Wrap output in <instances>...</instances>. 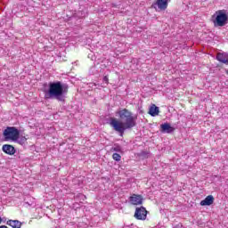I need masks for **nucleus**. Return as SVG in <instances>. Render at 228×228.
Listing matches in <instances>:
<instances>
[{"mask_svg":"<svg viewBox=\"0 0 228 228\" xmlns=\"http://www.w3.org/2000/svg\"><path fill=\"white\" fill-rule=\"evenodd\" d=\"M216 60L220 61L221 63H224L225 65H228V55L227 53H217Z\"/></svg>","mask_w":228,"mask_h":228,"instance_id":"9b49d317","label":"nucleus"},{"mask_svg":"<svg viewBox=\"0 0 228 228\" xmlns=\"http://www.w3.org/2000/svg\"><path fill=\"white\" fill-rule=\"evenodd\" d=\"M112 158L115 161H120L122 159V157L118 153H113Z\"/></svg>","mask_w":228,"mask_h":228,"instance_id":"2eb2a0df","label":"nucleus"},{"mask_svg":"<svg viewBox=\"0 0 228 228\" xmlns=\"http://www.w3.org/2000/svg\"><path fill=\"white\" fill-rule=\"evenodd\" d=\"M139 156H140L141 158H145V159H147V158H149V151H141V152L139 153Z\"/></svg>","mask_w":228,"mask_h":228,"instance_id":"dca6fc26","label":"nucleus"},{"mask_svg":"<svg viewBox=\"0 0 228 228\" xmlns=\"http://www.w3.org/2000/svg\"><path fill=\"white\" fill-rule=\"evenodd\" d=\"M2 151L9 156H13V154H15L16 152L15 147H13L12 144H4L2 147Z\"/></svg>","mask_w":228,"mask_h":228,"instance_id":"0eeeda50","label":"nucleus"},{"mask_svg":"<svg viewBox=\"0 0 228 228\" xmlns=\"http://www.w3.org/2000/svg\"><path fill=\"white\" fill-rule=\"evenodd\" d=\"M18 136H20V132L15 126H8L4 131V138L5 142H14Z\"/></svg>","mask_w":228,"mask_h":228,"instance_id":"20e7f679","label":"nucleus"},{"mask_svg":"<svg viewBox=\"0 0 228 228\" xmlns=\"http://www.w3.org/2000/svg\"><path fill=\"white\" fill-rule=\"evenodd\" d=\"M215 16H216V19L213 20V23L216 28H218V27L222 28L227 24V20H228L227 11L219 10L216 12L215 15H213V17Z\"/></svg>","mask_w":228,"mask_h":228,"instance_id":"7ed1b4c3","label":"nucleus"},{"mask_svg":"<svg viewBox=\"0 0 228 228\" xmlns=\"http://www.w3.org/2000/svg\"><path fill=\"white\" fill-rule=\"evenodd\" d=\"M215 202V197L213 195H208L205 200L200 201V206H211Z\"/></svg>","mask_w":228,"mask_h":228,"instance_id":"9d476101","label":"nucleus"},{"mask_svg":"<svg viewBox=\"0 0 228 228\" xmlns=\"http://www.w3.org/2000/svg\"><path fill=\"white\" fill-rule=\"evenodd\" d=\"M170 0H156L152 4L151 8L156 12H165L168 8V3Z\"/></svg>","mask_w":228,"mask_h":228,"instance_id":"39448f33","label":"nucleus"},{"mask_svg":"<svg viewBox=\"0 0 228 228\" xmlns=\"http://www.w3.org/2000/svg\"><path fill=\"white\" fill-rule=\"evenodd\" d=\"M114 151H115L116 152H120V147H119V146L115 147V148H114Z\"/></svg>","mask_w":228,"mask_h":228,"instance_id":"a211bd4d","label":"nucleus"},{"mask_svg":"<svg viewBox=\"0 0 228 228\" xmlns=\"http://www.w3.org/2000/svg\"><path fill=\"white\" fill-rule=\"evenodd\" d=\"M160 131L161 133H174L175 128L173 126H170V124L168 123H164L162 125H160Z\"/></svg>","mask_w":228,"mask_h":228,"instance_id":"1a4fd4ad","label":"nucleus"},{"mask_svg":"<svg viewBox=\"0 0 228 228\" xmlns=\"http://www.w3.org/2000/svg\"><path fill=\"white\" fill-rule=\"evenodd\" d=\"M16 143H19L20 145H24L26 142H28V139L25 136H20V135L17 137V140L13 141Z\"/></svg>","mask_w":228,"mask_h":228,"instance_id":"4468645a","label":"nucleus"},{"mask_svg":"<svg viewBox=\"0 0 228 228\" xmlns=\"http://www.w3.org/2000/svg\"><path fill=\"white\" fill-rule=\"evenodd\" d=\"M45 98L55 99L59 102H65V95L69 94V85L55 81L48 84V89L44 91Z\"/></svg>","mask_w":228,"mask_h":228,"instance_id":"f03ea898","label":"nucleus"},{"mask_svg":"<svg viewBox=\"0 0 228 228\" xmlns=\"http://www.w3.org/2000/svg\"><path fill=\"white\" fill-rule=\"evenodd\" d=\"M225 73L228 75V69L225 70Z\"/></svg>","mask_w":228,"mask_h":228,"instance_id":"aec40b11","label":"nucleus"},{"mask_svg":"<svg viewBox=\"0 0 228 228\" xmlns=\"http://www.w3.org/2000/svg\"><path fill=\"white\" fill-rule=\"evenodd\" d=\"M134 217L137 220H146V218H147V209H145V208H143V207L137 208L135 209Z\"/></svg>","mask_w":228,"mask_h":228,"instance_id":"423d86ee","label":"nucleus"},{"mask_svg":"<svg viewBox=\"0 0 228 228\" xmlns=\"http://www.w3.org/2000/svg\"><path fill=\"white\" fill-rule=\"evenodd\" d=\"M149 113L151 117H156L159 115V107L153 104L152 106L150 107Z\"/></svg>","mask_w":228,"mask_h":228,"instance_id":"f8f14e48","label":"nucleus"},{"mask_svg":"<svg viewBox=\"0 0 228 228\" xmlns=\"http://www.w3.org/2000/svg\"><path fill=\"white\" fill-rule=\"evenodd\" d=\"M0 228H8L6 225H1Z\"/></svg>","mask_w":228,"mask_h":228,"instance_id":"6ab92c4d","label":"nucleus"},{"mask_svg":"<svg viewBox=\"0 0 228 228\" xmlns=\"http://www.w3.org/2000/svg\"><path fill=\"white\" fill-rule=\"evenodd\" d=\"M7 225H10L12 228H20L22 227V223L19 220H8Z\"/></svg>","mask_w":228,"mask_h":228,"instance_id":"ddd939ff","label":"nucleus"},{"mask_svg":"<svg viewBox=\"0 0 228 228\" xmlns=\"http://www.w3.org/2000/svg\"><path fill=\"white\" fill-rule=\"evenodd\" d=\"M103 81H104V83H106V85H108V83H110L109 82L110 78L108 77V76L103 77Z\"/></svg>","mask_w":228,"mask_h":228,"instance_id":"f3484780","label":"nucleus"},{"mask_svg":"<svg viewBox=\"0 0 228 228\" xmlns=\"http://www.w3.org/2000/svg\"><path fill=\"white\" fill-rule=\"evenodd\" d=\"M129 200L131 204H133L134 206H140V204H142V196L136 195V194H134L133 196H131L129 198Z\"/></svg>","mask_w":228,"mask_h":228,"instance_id":"6e6552de","label":"nucleus"},{"mask_svg":"<svg viewBox=\"0 0 228 228\" xmlns=\"http://www.w3.org/2000/svg\"><path fill=\"white\" fill-rule=\"evenodd\" d=\"M117 114L122 121L118 118H111L110 126L113 127L114 131H117V133L119 134V136H124L126 130L133 129V127L136 126V118H134L133 113L127 109L118 110Z\"/></svg>","mask_w":228,"mask_h":228,"instance_id":"f257e3e1","label":"nucleus"}]
</instances>
